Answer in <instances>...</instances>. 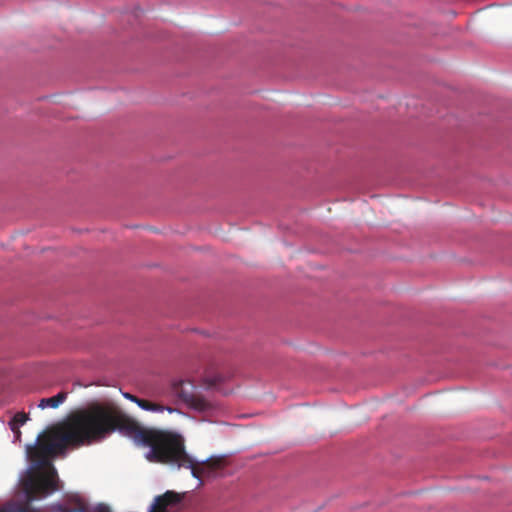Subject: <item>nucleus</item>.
<instances>
[{
    "instance_id": "f257e3e1",
    "label": "nucleus",
    "mask_w": 512,
    "mask_h": 512,
    "mask_svg": "<svg viewBox=\"0 0 512 512\" xmlns=\"http://www.w3.org/2000/svg\"><path fill=\"white\" fill-rule=\"evenodd\" d=\"M116 431L149 446L146 457L150 462L189 468L195 478H200L206 470L221 468L224 463L223 458L212 457L197 464L186 453L181 435L142 427L114 401H93L73 411L51 432L39 436L37 445L27 447L28 457L36 469L23 481L28 500L46 497L57 490V473L50 465L51 457L67 447L80 448L101 442Z\"/></svg>"
},
{
    "instance_id": "7ed1b4c3",
    "label": "nucleus",
    "mask_w": 512,
    "mask_h": 512,
    "mask_svg": "<svg viewBox=\"0 0 512 512\" xmlns=\"http://www.w3.org/2000/svg\"><path fill=\"white\" fill-rule=\"evenodd\" d=\"M182 500L180 494L168 490L164 494L155 497L149 512H166L169 506L178 504Z\"/></svg>"
},
{
    "instance_id": "f03ea898",
    "label": "nucleus",
    "mask_w": 512,
    "mask_h": 512,
    "mask_svg": "<svg viewBox=\"0 0 512 512\" xmlns=\"http://www.w3.org/2000/svg\"><path fill=\"white\" fill-rule=\"evenodd\" d=\"M171 392L195 411L206 413L214 408L213 402L204 397L197 386L190 381L173 382Z\"/></svg>"
},
{
    "instance_id": "423d86ee",
    "label": "nucleus",
    "mask_w": 512,
    "mask_h": 512,
    "mask_svg": "<svg viewBox=\"0 0 512 512\" xmlns=\"http://www.w3.org/2000/svg\"><path fill=\"white\" fill-rule=\"evenodd\" d=\"M0 512H40V510L23 506H9L1 508Z\"/></svg>"
},
{
    "instance_id": "9d476101",
    "label": "nucleus",
    "mask_w": 512,
    "mask_h": 512,
    "mask_svg": "<svg viewBox=\"0 0 512 512\" xmlns=\"http://www.w3.org/2000/svg\"><path fill=\"white\" fill-rule=\"evenodd\" d=\"M97 512H111L107 506H100Z\"/></svg>"
},
{
    "instance_id": "39448f33",
    "label": "nucleus",
    "mask_w": 512,
    "mask_h": 512,
    "mask_svg": "<svg viewBox=\"0 0 512 512\" xmlns=\"http://www.w3.org/2000/svg\"><path fill=\"white\" fill-rule=\"evenodd\" d=\"M67 398L66 392H60L57 395L50 398H43L40 400L39 407L44 409L46 407L57 408L61 405Z\"/></svg>"
},
{
    "instance_id": "20e7f679",
    "label": "nucleus",
    "mask_w": 512,
    "mask_h": 512,
    "mask_svg": "<svg viewBox=\"0 0 512 512\" xmlns=\"http://www.w3.org/2000/svg\"><path fill=\"white\" fill-rule=\"evenodd\" d=\"M138 406L143 410L150 411V412H156V413H162L164 411H168L169 413H174L177 411V409H175L171 406L163 405V404H160L157 402H152V401L145 400V399H142L141 401H139Z\"/></svg>"
},
{
    "instance_id": "0eeeda50",
    "label": "nucleus",
    "mask_w": 512,
    "mask_h": 512,
    "mask_svg": "<svg viewBox=\"0 0 512 512\" xmlns=\"http://www.w3.org/2000/svg\"><path fill=\"white\" fill-rule=\"evenodd\" d=\"M222 382V377L220 375H214V376H209V375H206L204 378H203V384L207 387V388H212V387H215L217 384L221 383Z\"/></svg>"
},
{
    "instance_id": "9b49d317",
    "label": "nucleus",
    "mask_w": 512,
    "mask_h": 512,
    "mask_svg": "<svg viewBox=\"0 0 512 512\" xmlns=\"http://www.w3.org/2000/svg\"><path fill=\"white\" fill-rule=\"evenodd\" d=\"M62 512H82L81 510L79 509H68V508H65V509H62Z\"/></svg>"
},
{
    "instance_id": "1a4fd4ad",
    "label": "nucleus",
    "mask_w": 512,
    "mask_h": 512,
    "mask_svg": "<svg viewBox=\"0 0 512 512\" xmlns=\"http://www.w3.org/2000/svg\"><path fill=\"white\" fill-rule=\"evenodd\" d=\"M123 396H124L126 399H128V400H130V401H132V402L136 403L137 405H138L139 401H141V400H142L141 398H138V397H136L135 395H132V394H130V393H123Z\"/></svg>"
},
{
    "instance_id": "6e6552de",
    "label": "nucleus",
    "mask_w": 512,
    "mask_h": 512,
    "mask_svg": "<svg viewBox=\"0 0 512 512\" xmlns=\"http://www.w3.org/2000/svg\"><path fill=\"white\" fill-rule=\"evenodd\" d=\"M28 417L25 413H17L13 420L16 424L23 425L27 421Z\"/></svg>"
}]
</instances>
